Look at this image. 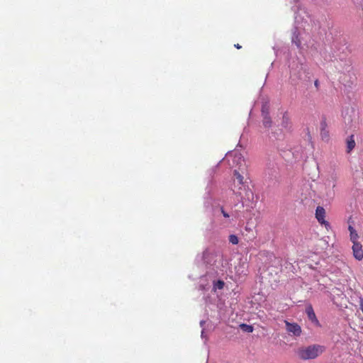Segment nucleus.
<instances>
[{"mask_svg": "<svg viewBox=\"0 0 363 363\" xmlns=\"http://www.w3.org/2000/svg\"><path fill=\"white\" fill-rule=\"evenodd\" d=\"M234 178L233 179L230 189L233 194L237 196H242V192L245 189V182L243 176L239 172L238 169L233 172Z\"/></svg>", "mask_w": 363, "mask_h": 363, "instance_id": "obj_2", "label": "nucleus"}, {"mask_svg": "<svg viewBox=\"0 0 363 363\" xmlns=\"http://www.w3.org/2000/svg\"><path fill=\"white\" fill-rule=\"evenodd\" d=\"M346 143H347V152L350 153L355 147V145H356V143L354 140V135H350L347 138Z\"/></svg>", "mask_w": 363, "mask_h": 363, "instance_id": "obj_6", "label": "nucleus"}, {"mask_svg": "<svg viewBox=\"0 0 363 363\" xmlns=\"http://www.w3.org/2000/svg\"><path fill=\"white\" fill-rule=\"evenodd\" d=\"M306 314H307L309 320H311L312 322L318 323V320L316 318L313 308L311 306H308L306 307Z\"/></svg>", "mask_w": 363, "mask_h": 363, "instance_id": "obj_8", "label": "nucleus"}, {"mask_svg": "<svg viewBox=\"0 0 363 363\" xmlns=\"http://www.w3.org/2000/svg\"><path fill=\"white\" fill-rule=\"evenodd\" d=\"M224 286V282L223 281H218L217 283V287L220 289H223Z\"/></svg>", "mask_w": 363, "mask_h": 363, "instance_id": "obj_14", "label": "nucleus"}, {"mask_svg": "<svg viewBox=\"0 0 363 363\" xmlns=\"http://www.w3.org/2000/svg\"><path fill=\"white\" fill-rule=\"evenodd\" d=\"M294 42H295L296 45H297V47H300V45H301V42H300V40H296V41H294Z\"/></svg>", "mask_w": 363, "mask_h": 363, "instance_id": "obj_18", "label": "nucleus"}, {"mask_svg": "<svg viewBox=\"0 0 363 363\" xmlns=\"http://www.w3.org/2000/svg\"><path fill=\"white\" fill-rule=\"evenodd\" d=\"M262 107H264V114H266V112L269 113L268 107L266 105L263 106Z\"/></svg>", "mask_w": 363, "mask_h": 363, "instance_id": "obj_19", "label": "nucleus"}, {"mask_svg": "<svg viewBox=\"0 0 363 363\" xmlns=\"http://www.w3.org/2000/svg\"><path fill=\"white\" fill-rule=\"evenodd\" d=\"M348 230L350 231V234L352 233V232H355L356 231L355 229L352 225H349Z\"/></svg>", "mask_w": 363, "mask_h": 363, "instance_id": "obj_16", "label": "nucleus"}, {"mask_svg": "<svg viewBox=\"0 0 363 363\" xmlns=\"http://www.w3.org/2000/svg\"><path fill=\"white\" fill-rule=\"evenodd\" d=\"M352 252L354 258L359 261L363 259L362 245L360 242H353Z\"/></svg>", "mask_w": 363, "mask_h": 363, "instance_id": "obj_4", "label": "nucleus"}, {"mask_svg": "<svg viewBox=\"0 0 363 363\" xmlns=\"http://www.w3.org/2000/svg\"><path fill=\"white\" fill-rule=\"evenodd\" d=\"M289 123V118L287 114H284L283 116V124L286 127L288 123Z\"/></svg>", "mask_w": 363, "mask_h": 363, "instance_id": "obj_13", "label": "nucleus"}, {"mask_svg": "<svg viewBox=\"0 0 363 363\" xmlns=\"http://www.w3.org/2000/svg\"><path fill=\"white\" fill-rule=\"evenodd\" d=\"M359 305H360V308L363 313V298H360Z\"/></svg>", "mask_w": 363, "mask_h": 363, "instance_id": "obj_17", "label": "nucleus"}, {"mask_svg": "<svg viewBox=\"0 0 363 363\" xmlns=\"http://www.w3.org/2000/svg\"><path fill=\"white\" fill-rule=\"evenodd\" d=\"M229 242L233 245H237L239 242L238 238L235 235H230L229 236Z\"/></svg>", "mask_w": 363, "mask_h": 363, "instance_id": "obj_12", "label": "nucleus"}, {"mask_svg": "<svg viewBox=\"0 0 363 363\" xmlns=\"http://www.w3.org/2000/svg\"><path fill=\"white\" fill-rule=\"evenodd\" d=\"M324 350V346L320 345H312L298 348L296 351V354L300 359L307 360L316 358L321 354Z\"/></svg>", "mask_w": 363, "mask_h": 363, "instance_id": "obj_1", "label": "nucleus"}, {"mask_svg": "<svg viewBox=\"0 0 363 363\" xmlns=\"http://www.w3.org/2000/svg\"><path fill=\"white\" fill-rule=\"evenodd\" d=\"M235 47L237 48V49H240L242 48V46L240 45V44H235Z\"/></svg>", "mask_w": 363, "mask_h": 363, "instance_id": "obj_20", "label": "nucleus"}, {"mask_svg": "<svg viewBox=\"0 0 363 363\" xmlns=\"http://www.w3.org/2000/svg\"><path fill=\"white\" fill-rule=\"evenodd\" d=\"M286 330L289 333H292L296 336H299L301 333V328L297 323H290L288 321H285Z\"/></svg>", "mask_w": 363, "mask_h": 363, "instance_id": "obj_5", "label": "nucleus"}, {"mask_svg": "<svg viewBox=\"0 0 363 363\" xmlns=\"http://www.w3.org/2000/svg\"><path fill=\"white\" fill-rule=\"evenodd\" d=\"M221 213L225 218H229V214L226 213L223 208H221Z\"/></svg>", "mask_w": 363, "mask_h": 363, "instance_id": "obj_15", "label": "nucleus"}, {"mask_svg": "<svg viewBox=\"0 0 363 363\" xmlns=\"http://www.w3.org/2000/svg\"><path fill=\"white\" fill-rule=\"evenodd\" d=\"M325 211L323 207L318 206L315 210V218L318 221L325 227L329 226V223L325 220Z\"/></svg>", "mask_w": 363, "mask_h": 363, "instance_id": "obj_3", "label": "nucleus"}, {"mask_svg": "<svg viewBox=\"0 0 363 363\" xmlns=\"http://www.w3.org/2000/svg\"><path fill=\"white\" fill-rule=\"evenodd\" d=\"M233 162H236L237 164H242V163H244L245 162V160L243 158V157L241 155V154H239V153H235L234 155V157H233Z\"/></svg>", "mask_w": 363, "mask_h": 363, "instance_id": "obj_9", "label": "nucleus"}, {"mask_svg": "<svg viewBox=\"0 0 363 363\" xmlns=\"http://www.w3.org/2000/svg\"><path fill=\"white\" fill-rule=\"evenodd\" d=\"M350 240L352 241V242H358L357 240L359 238V235L357 233V231L355 232H352V233L350 234Z\"/></svg>", "mask_w": 363, "mask_h": 363, "instance_id": "obj_11", "label": "nucleus"}, {"mask_svg": "<svg viewBox=\"0 0 363 363\" xmlns=\"http://www.w3.org/2000/svg\"><path fill=\"white\" fill-rule=\"evenodd\" d=\"M314 84H315V86L316 87H318V80H315Z\"/></svg>", "mask_w": 363, "mask_h": 363, "instance_id": "obj_21", "label": "nucleus"}, {"mask_svg": "<svg viewBox=\"0 0 363 363\" xmlns=\"http://www.w3.org/2000/svg\"><path fill=\"white\" fill-rule=\"evenodd\" d=\"M240 328L247 333H252L253 331V327L252 325L245 323L241 324Z\"/></svg>", "mask_w": 363, "mask_h": 363, "instance_id": "obj_10", "label": "nucleus"}, {"mask_svg": "<svg viewBox=\"0 0 363 363\" xmlns=\"http://www.w3.org/2000/svg\"><path fill=\"white\" fill-rule=\"evenodd\" d=\"M262 115L263 117V125L265 128H269L272 125V120L271 118L269 116V113L266 112V114H264V107H262Z\"/></svg>", "mask_w": 363, "mask_h": 363, "instance_id": "obj_7", "label": "nucleus"}]
</instances>
